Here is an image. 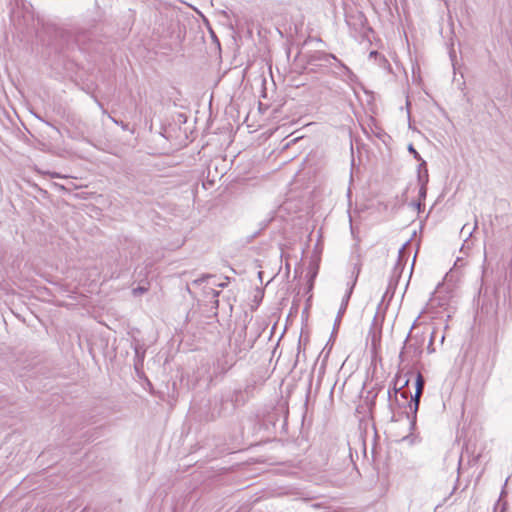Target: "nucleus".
Segmentation results:
<instances>
[{"label": "nucleus", "instance_id": "obj_5", "mask_svg": "<svg viewBox=\"0 0 512 512\" xmlns=\"http://www.w3.org/2000/svg\"><path fill=\"white\" fill-rule=\"evenodd\" d=\"M268 70L275 85L285 84L287 78L291 76L293 66H268Z\"/></svg>", "mask_w": 512, "mask_h": 512}, {"label": "nucleus", "instance_id": "obj_34", "mask_svg": "<svg viewBox=\"0 0 512 512\" xmlns=\"http://www.w3.org/2000/svg\"><path fill=\"white\" fill-rule=\"evenodd\" d=\"M420 206H421V203H420V202H418V203H417V207H418V209H420Z\"/></svg>", "mask_w": 512, "mask_h": 512}, {"label": "nucleus", "instance_id": "obj_27", "mask_svg": "<svg viewBox=\"0 0 512 512\" xmlns=\"http://www.w3.org/2000/svg\"><path fill=\"white\" fill-rule=\"evenodd\" d=\"M466 227H467V225H464V226L462 227V229H461V232H462V233H464V232H465Z\"/></svg>", "mask_w": 512, "mask_h": 512}, {"label": "nucleus", "instance_id": "obj_1", "mask_svg": "<svg viewBox=\"0 0 512 512\" xmlns=\"http://www.w3.org/2000/svg\"><path fill=\"white\" fill-rule=\"evenodd\" d=\"M36 36L43 45L51 47L56 53H61L65 48L69 49L78 46L80 37H84L85 33L82 32L75 35L55 23L41 22Z\"/></svg>", "mask_w": 512, "mask_h": 512}, {"label": "nucleus", "instance_id": "obj_17", "mask_svg": "<svg viewBox=\"0 0 512 512\" xmlns=\"http://www.w3.org/2000/svg\"><path fill=\"white\" fill-rule=\"evenodd\" d=\"M452 68H453V73H454V81L455 82H459V80L456 78V74H457V72H459L460 75H461V78H463L462 68H466V66H456V65H453Z\"/></svg>", "mask_w": 512, "mask_h": 512}, {"label": "nucleus", "instance_id": "obj_9", "mask_svg": "<svg viewBox=\"0 0 512 512\" xmlns=\"http://www.w3.org/2000/svg\"><path fill=\"white\" fill-rule=\"evenodd\" d=\"M245 334V331L243 333H239L234 340V352L239 355V358H242V353L245 354L252 347L250 343L244 344L243 347L240 346V343L245 340Z\"/></svg>", "mask_w": 512, "mask_h": 512}, {"label": "nucleus", "instance_id": "obj_3", "mask_svg": "<svg viewBox=\"0 0 512 512\" xmlns=\"http://www.w3.org/2000/svg\"><path fill=\"white\" fill-rule=\"evenodd\" d=\"M360 273V265L356 264L354 266V269H353V274H355V277L351 283V285L349 286V288L347 289L344 297L342 298V302H341V305H340V308H339V311H338V314H337V317L335 319V324L334 326H338L341 322V319H342V316L344 315V313L346 312V309H347V306H348V303H349V300H350V297L353 293V289L356 285V282H357V278H358V275Z\"/></svg>", "mask_w": 512, "mask_h": 512}, {"label": "nucleus", "instance_id": "obj_29", "mask_svg": "<svg viewBox=\"0 0 512 512\" xmlns=\"http://www.w3.org/2000/svg\"><path fill=\"white\" fill-rule=\"evenodd\" d=\"M388 397H389V399L391 400L392 392H391L390 390L388 391Z\"/></svg>", "mask_w": 512, "mask_h": 512}, {"label": "nucleus", "instance_id": "obj_31", "mask_svg": "<svg viewBox=\"0 0 512 512\" xmlns=\"http://www.w3.org/2000/svg\"><path fill=\"white\" fill-rule=\"evenodd\" d=\"M374 54H377V52L376 51H371L370 56H372Z\"/></svg>", "mask_w": 512, "mask_h": 512}, {"label": "nucleus", "instance_id": "obj_19", "mask_svg": "<svg viewBox=\"0 0 512 512\" xmlns=\"http://www.w3.org/2000/svg\"><path fill=\"white\" fill-rule=\"evenodd\" d=\"M341 68L343 69V73L347 75L351 81H354L356 76L349 70L348 66L343 65Z\"/></svg>", "mask_w": 512, "mask_h": 512}, {"label": "nucleus", "instance_id": "obj_21", "mask_svg": "<svg viewBox=\"0 0 512 512\" xmlns=\"http://www.w3.org/2000/svg\"><path fill=\"white\" fill-rule=\"evenodd\" d=\"M477 227H478V222H477V220H475V223H474L473 229H472L471 231H468V232H467V235H468V236H471V235H472V233H473V231H474Z\"/></svg>", "mask_w": 512, "mask_h": 512}, {"label": "nucleus", "instance_id": "obj_2", "mask_svg": "<svg viewBox=\"0 0 512 512\" xmlns=\"http://www.w3.org/2000/svg\"><path fill=\"white\" fill-rule=\"evenodd\" d=\"M249 386L245 388V391H242L240 389L234 390L232 393L227 395H221V397L215 398V404L211 411V416L214 417H220L224 414H226V408L225 404L228 402H231V411L235 410L236 407L240 405H244L247 401V398L245 397V393L248 392Z\"/></svg>", "mask_w": 512, "mask_h": 512}, {"label": "nucleus", "instance_id": "obj_35", "mask_svg": "<svg viewBox=\"0 0 512 512\" xmlns=\"http://www.w3.org/2000/svg\"><path fill=\"white\" fill-rule=\"evenodd\" d=\"M410 334H408L407 338H405V343L408 341Z\"/></svg>", "mask_w": 512, "mask_h": 512}, {"label": "nucleus", "instance_id": "obj_16", "mask_svg": "<svg viewBox=\"0 0 512 512\" xmlns=\"http://www.w3.org/2000/svg\"><path fill=\"white\" fill-rule=\"evenodd\" d=\"M407 243H405L400 249H399V252H398V262L397 264L395 265V270H397L399 268V266L401 265V262H402V259L404 257V253H405V247H406Z\"/></svg>", "mask_w": 512, "mask_h": 512}, {"label": "nucleus", "instance_id": "obj_30", "mask_svg": "<svg viewBox=\"0 0 512 512\" xmlns=\"http://www.w3.org/2000/svg\"><path fill=\"white\" fill-rule=\"evenodd\" d=\"M398 377H399V378H401L400 376H398ZM402 384H403L402 379H400V381H399V383H398V387H399L400 385H402Z\"/></svg>", "mask_w": 512, "mask_h": 512}, {"label": "nucleus", "instance_id": "obj_25", "mask_svg": "<svg viewBox=\"0 0 512 512\" xmlns=\"http://www.w3.org/2000/svg\"><path fill=\"white\" fill-rule=\"evenodd\" d=\"M138 290H139V292H141V293H143V292H145V291H146V289H145V288H142V287L138 288Z\"/></svg>", "mask_w": 512, "mask_h": 512}, {"label": "nucleus", "instance_id": "obj_33", "mask_svg": "<svg viewBox=\"0 0 512 512\" xmlns=\"http://www.w3.org/2000/svg\"><path fill=\"white\" fill-rule=\"evenodd\" d=\"M432 342H433V335L430 338V345L432 344Z\"/></svg>", "mask_w": 512, "mask_h": 512}, {"label": "nucleus", "instance_id": "obj_6", "mask_svg": "<svg viewBox=\"0 0 512 512\" xmlns=\"http://www.w3.org/2000/svg\"><path fill=\"white\" fill-rule=\"evenodd\" d=\"M399 381H400V378L395 377L394 387H393V395L395 397V401L397 402V404L399 406H402V405H405V402L400 403L399 399H398V395H400V397L403 398L405 401H407L409 396L411 397L412 395L410 394L409 391L405 390V387L408 385L409 380L408 379L403 380V384L398 387Z\"/></svg>", "mask_w": 512, "mask_h": 512}, {"label": "nucleus", "instance_id": "obj_23", "mask_svg": "<svg viewBox=\"0 0 512 512\" xmlns=\"http://www.w3.org/2000/svg\"><path fill=\"white\" fill-rule=\"evenodd\" d=\"M218 286L221 288H225L227 286V282H222Z\"/></svg>", "mask_w": 512, "mask_h": 512}, {"label": "nucleus", "instance_id": "obj_22", "mask_svg": "<svg viewBox=\"0 0 512 512\" xmlns=\"http://www.w3.org/2000/svg\"><path fill=\"white\" fill-rule=\"evenodd\" d=\"M211 293H212V295H213V297H214V298H217V297L219 296V294H220V292H219V291L214 290V289H211Z\"/></svg>", "mask_w": 512, "mask_h": 512}, {"label": "nucleus", "instance_id": "obj_14", "mask_svg": "<svg viewBox=\"0 0 512 512\" xmlns=\"http://www.w3.org/2000/svg\"><path fill=\"white\" fill-rule=\"evenodd\" d=\"M408 151H409V153H410V154H412V155H413V157H414L417 161L422 162V160H424V159L420 156V154L417 152V150L414 148V146H413L412 144H409V145H408Z\"/></svg>", "mask_w": 512, "mask_h": 512}, {"label": "nucleus", "instance_id": "obj_15", "mask_svg": "<svg viewBox=\"0 0 512 512\" xmlns=\"http://www.w3.org/2000/svg\"><path fill=\"white\" fill-rule=\"evenodd\" d=\"M428 173V169H427V163L425 160H422V162L419 163L418 165V169H417V178L419 179L420 177V173L421 174H424V173Z\"/></svg>", "mask_w": 512, "mask_h": 512}, {"label": "nucleus", "instance_id": "obj_11", "mask_svg": "<svg viewBox=\"0 0 512 512\" xmlns=\"http://www.w3.org/2000/svg\"><path fill=\"white\" fill-rule=\"evenodd\" d=\"M95 101H96L97 105L99 106V108L102 110V113L106 114L108 116V118L112 122H114L117 125H120L123 130H128L129 129L128 124H126L123 121L117 120L116 118L112 117L110 114H108L107 110L103 107V104L100 101H98L97 99H95Z\"/></svg>", "mask_w": 512, "mask_h": 512}, {"label": "nucleus", "instance_id": "obj_28", "mask_svg": "<svg viewBox=\"0 0 512 512\" xmlns=\"http://www.w3.org/2000/svg\"><path fill=\"white\" fill-rule=\"evenodd\" d=\"M300 347H301V341L299 340V344H298V354L300 353Z\"/></svg>", "mask_w": 512, "mask_h": 512}, {"label": "nucleus", "instance_id": "obj_26", "mask_svg": "<svg viewBox=\"0 0 512 512\" xmlns=\"http://www.w3.org/2000/svg\"><path fill=\"white\" fill-rule=\"evenodd\" d=\"M403 354H404V348L402 349V351L399 354L400 359H402Z\"/></svg>", "mask_w": 512, "mask_h": 512}, {"label": "nucleus", "instance_id": "obj_8", "mask_svg": "<svg viewBox=\"0 0 512 512\" xmlns=\"http://www.w3.org/2000/svg\"><path fill=\"white\" fill-rule=\"evenodd\" d=\"M307 64H313L314 62H330L331 60H337V58L330 53L324 51H314L306 55Z\"/></svg>", "mask_w": 512, "mask_h": 512}, {"label": "nucleus", "instance_id": "obj_12", "mask_svg": "<svg viewBox=\"0 0 512 512\" xmlns=\"http://www.w3.org/2000/svg\"><path fill=\"white\" fill-rule=\"evenodd\" d=\"M134 351H135V357L138 359V361L142 362L145 357V349L141 345L137 344L134 347Z\"/></svg>", "mask_w": 512, "mask_h": 512}, {"label": "nucleus", "instance_id": "obj_20", "mask_svg": "<svg viewBox=\"0 0 512 512\" xmlns=\"http://www.w3.org/2000/svg\"><path fill=\"white\" fill-rule=\"evenodd\" d=\"M449 56H450V59H451V62L452 64H456V53L454 50H451L449 52Z\"/></svg>", "mask_w": 512, "mask_h": 512}, {"label": "nucleus", "instance_id": "obj_10", "mask_svg": "<svg viewBox=\"0 0 512 512\" xmlns=\"http://www.w3.org/2000/svg\"><path fill=\"white\" fill-rule=\"evenodd\" d=\"M429 181V174L428 173H424V174H421L420 173V177H419V185H420V189H419V197L420 199H425L426 198V195H427V183Z\"/></svg>", "mask_w": 512, "mask_h": 512}, {"label": "nucleus", "instance_id": "obj_24", "mask_svg": "<svg viewBox=\"0 0 512 512\" xmlns=\"http://www.w3.org/2000/svg\"><path fill=\"white\" fill-rule=\"evenodd\" d=\"M262 275H263L262 271L258 272V277L260 278V280H262Z\"/></svg>", "mask_w": 512, "mask_h": 512}, {"label": "nucleus", "instance_id": "obj_13", "mask_svg": "<svg viewBox=\"0 0 512 512\" xmlns=\"http://www.w3.org/2000/svg\"><path fill=\"white\" fill-rule=\"evenodd\" d=\"M302 27H303V22L302 21H300L298 23H295L293 28H292V26H290L289 27V32H288L289 36L292 37L293 35H297L299 33V31L302 29Z\"/></svg>", "mask_w": 512, "mask_h": 512}, {"label": "nucleus", "instance_id": "obj_32", "mask_svg": "<svg viewBox=\"0 0 512 512\" xmlns=\"http://www.w3.org/2000/svg\"><path fill=\"white\" fill-rule=\"evenodd\" d=\"M412 68H413V69H412V73H413V74H415V72H416V71H415V66H412Z\"/></svg>", "mask_w": 512, "mask_h": 512}, {"label": "nucleus", "instance_id": "obj_7", "mask_svg": "<svg viewBox=\"0 0 512 512\" xmlns=\"http://www.w3.org/2000/svg\"><path fill=\"white\" fill-rule=\"evenodd\" d=\"M306 69V66H293V70L291 76L287 78L286 85L292 87H299L304 85V81L301 79V76Z\"/></svg>", "mask_w": 512, "mask_h": 512}, {"label": "nucleus", "instance_id": "obj_18", "mask_svg": "<svg viewBox=\"0 0 512 512\" xmlns=\"http://www.w3.org/2000/svg\"><path fill=\"white\" fill-rule=\"evenodd\" d=\"M211 277H212V275H211V274H203L201 277H199V278L195 279V280L193 281V284H195V285H200V284H202L203 282H205L207 279H209V278H211Z\"/></svg>", "mask_w": 512, "mask_h": 512}, {"label": "nucleus", "instance_id": "obj_4", "mask_svg": "<svg viewBox=\"0 0 512 512\" xmlns=\"http://www.w3.org/2000/svg\"><path fill=\"white\" fill-rule=\"evenodd\" d=\"M415 386H416L415 394H414V396H411V399L407 403L410 411L414 414L412 423H414V421H415L416 413L419 408L420 397L423 393L424 386H425V379L420 373L417 374Z\"/></svg>", "mask_w": 512, "mask_h": 512}]
</instances>
